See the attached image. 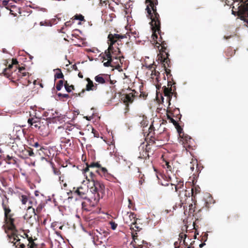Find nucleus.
Listing matches in <instances>:
<instances>
[{
  "mask_svg": "<svg viewBox=\"0 0 248 248\" xmlns=\"http://www.w3.org/2000/svg\"><path fill=\"white\" fill-rule=\"evenodd\" d=\"M11 65H12L13 66H14V69H15L16 70L18 69V68H17L18 62L16 59H13L12 64Z\"/></svg>",
  "mask_w": 248,
  "mask_h": 248,
  "instance_id": "obj_53",
  "label": "nucleus"
},
{
  "mask_svg": "<svg viewBox=\"0 0 248 248\" xmlns=\"http://www.w3.org/2000/svg\"><path fill=\"white\" fill-rule=\"evenodd\" d=\"M120 36H124V37H119L118 39V40L115 42L114 44L116 43L118 45V46H119L120 45H122V43H121V39H123V38H127V36L129 37H130V35H129V33H126L125 34H124V35H121V34H119Z\"/></svg>",
  "mask_w": 248,
  "mask_h": 248,
  "instance_id": "obj_42",
  "label": "nucleus"
},
{
  "mask_svg": "<svg viewBox=\"0 0 248 248\" xmlns=\"http://www.w3.org/2000/svg\"><path fill=\"white\" fill-rule=\"evenodd\" d=\"M156 144H152L150 143V140L148 141L147 144L145 145V150H143V153L146 155H147L148 158L149 157V153H151L153 155L154 152V149H152V146L155 145L156 147Z\"/></svg>",
  "mask_w": 248,
  "mask_h": 248,
  "instance_id": "obj_24",
  "label": "nucleus"
},
{
  "mask_svg": "<svg viewBox=\"0 0 248 248\" xmlns=\"http://www.w3.org/2000/svg\"><path fill=\"white\" fill-rule=\"evenodd\" d=\"M42 121L41 118L34 116L33 117H31L28 119V123L29 124H31V123L35 124L37 123V122H40Z\"/></svg>",
  "mask_w": 248,
  "mask_h": 248,
  "instance_id": "obj_34",
  "label": "nucleus"
},
{
  "mask_svg": "<svg viewBox=\"0 0 248 248\" xmlns=\"http://www.w3.org/2000/svg\"><path fill=\"white\" fill-rule=\"evenodd\" d=\"M134 228L136 229V230H135V231H139L140 230V228L139 226H137L136 222L135 224H132V227L131 226H130L131 230H134Z\"/></svg>",
  "mask_w": 248,
  "mask_h": 248,
  "instance_id": "obj_52",
  "label": "nucleus"
},
{
  "mask_svg": "<svg viewBox=\"0 0 248 248\" xmlns=\"http://www.w3.org/2000/svg\"><path fill=\"white\" fill-rule=\"evenodd\" d=\"M1 198L2 199V207L4 211V222L7 225L9 230H15V219L13 217L14 214L11 213L12 211L9 206V198L5 194L1 196Z\"/></svg>",
  "mask_w": 248,
  "mask_h": 248,
  "instance_id": "obj_4",
  "label": "nucleus"
},
{
  "mask_svg": "<svg viewBox=\"0 0 248 248\" xmlns=\"http://www.w3.org/2000/svg\"><path fill=\"white\" fill-rule=\"evenodd\" d=\"M173 88H174V89L172 90V94L170 95V99L171 100L172 96H173V97L175 98V100H176V98H177V93L175 92V90H176L175 86H173Z\"/></svg>",
  "mask_w": 248,
  "mask_h": 248,
  "instance_id": "obj_49",
  "label": "nucleus"
},
{
  "mask_svg": "<svg viewBox=\"0 0 248 248\" xmlns=\"http://www.w3.org/2000/svg\"><path fill=\"white\" fill-rule=\"evenodd\" d=\"M37 215L35 213V211L34 208L31 206H29L27 209L26 213L24 216V219L27 221L30 219L33 216Z\"/></svg>",
  "mask_w": 248,
  "mask_h": 248,
  "instance_id": "obj_21",
  "label": "nucleus"
},
{
  "mask_svg": "<svg viewBox=\"0 0 248 248\" xmlns=\"http://www.w3.org/2000/svg\"><path fill=\"white\" fill-rule=\"evenodd\" d=\"M18 128V129H17V128L14 129V131L15 130L16 131V138L20 139V137L24 134V129H22L21 127Z\"/></svg>",
  "mask_w": 248,
  "mask_h": 248,
  "instance_id": "obj_39",
  "label": "nucleus"
},
{
  "mask_svg": "<svg viewBox=\"0 0 248 248\" xmlns=\"http://www.w3.org/2000/svg\"><path fill=\"white\" fill-rule=\"evenodd\" d=\"M225 53L226 56L228 57V59H229L230 57H232L234 54L235 51L232 48H229L227 49Z\"/></svg>",
  "mask_w": 248,
  "mask_h": 248,
  "instance_id": "obj_41",
  "label": "nucleus"
},
{
  "mask_svg": "<svg viewBox=\"0 0 248 248\" xmlns=\"http://www.w3.org/2000/svg\"><path fill=\"white\" fill-rule=\"evenodd\" d=\"M222 1H224L225 5L228 6H231L234 2V0H221Z\"/></svg>",
  "mask_w": 248,
  "mask_h": 248,
  "instance_id": "obj_50",
  "label": "nucleus"
},
{
  "mask_svg": "<svg viewBox=\"0 0 248 248\" xmlns=\"http://www.w3.org/2000/svg\"><path fill=\"white\" fill-rule=\"evenodd\" d=\"M18 5V4L15 5L11 9V10H9L10 11V14L14 15V16H16L17 14H21L20 9Z\"/></svg>",
  "mask_w": 248,
  "mask_h": 248,
  "instance_id": "obj_30",
  "label": "nucleus"
},
{
  "mask_svg": "<svg viewBox=\"0 0 248 248\" xmlns=\"http://www.w3.org/2000/svg\"><path fill=\"white\" fill-rule=\"evenodd\" d=\"M30 126L31 128H35L36 129L39 130L40 131H42L45 128V125L44 124V122L42 121L37 122V123L33 124L31 123V124H30Z\"/></svg>",
  "mask_w": 248,
  "mask_h": 248,
  "instance_id": "obj_26",
  "label": "nucleus"
},
{
  "mask_svg": "<svg viewBox=\"0 0 248 248\" xmlns=\"http://www.w3.org/2000/svg\"><path fill=\"white\" fill-rule=\"evenodd\" d=\"M167 117L168 119L170 120V122L173 123V124L175 125V126H176V125L178 124V123L176 120L173 119L169 114H167Z\"/></svg>",
  "mask_w": 248,
  "mask_h": 248,
  "instance_id": "obj_48",
  "label": "nucleus"
},
{
  "mask_svg": "<svg viewBox=\"0 0 248 248\" xmlns=\"http://www.w3.org/2000/svg\"><path fill=\"white\" fill-rule=\"evenodd\" d=\"M160 75V73L158 71H157L154 68V69L153 71H152V74H151V75L152 76H156L157 77H156V79H157L158 78V76Z\"/></svg>",
  "mask_w": 248,
  "mask_h": 248,
  "instance_id": "obj_54",
  "label": "nucleus"
},
{
  "mask_svg": "<svg viewBox=\"0 0 248 248\" xmlns=\"http://www.w3.org/2000/svg\"><path fill=\"white\" fill-rule=\"evenodd\" d=\"M169 140V133H164L156 136H150V143L156 144V147H160L163 145Z\"/></svg>",
  "mask_w": 248,
  "mask_h": 248,
  "instance_id": "obj_7",
  "label": "nucleus"
},
{
  "mask_svg": "<svg viewBox=\"0 0 248 248\" xmlns=\"http://www.w3.org/2000/svg\"><path fill=\"white\" fill-rule=\"evenodd\" d=\"M95 176V174L93 171H91L90 172V178L87 179L93 183V186L90 188L91 191L94 194H97L98 197H99L100 194H103L104 192L105 186L102 183L96 180Z\"/></svg>",
  "mask_w": 248,
  "mask_h": 248,
  "instance_id": "obj_5",
  "label": "nucleus"
},
{
  "mask_svg": "<svg viewBox=\"0 0 248 248\" xmlns=\"http://www.w3.org/2000/svg\"><path fill=\"white\" fill-rule=\"evenodd\" d=\"M21 201L23 204H25L28 201V198L26 195H22L21 196Z\"/></svg>",
  "mask_w": 248,
  "mask_h": 248,
  "instance_id": "obj_46",
  "label": "nucleus"
},
{
  "mask_svg": "<svg viewBox=\"0 0 248 248\" xmlns=\"http://www.w3.org/2000/svg\"><path fill=\"white\" fill-rule=\"evenodd\" d=\"M28 237V241L29 242L28 245L30 244L29 248H34V247L36 246V245L34 242V240L32 237H28V235H26Z\"/></svg>",
  "mask_w": 248,
  "mask_h": 248,
  "instance_id": "obj_43",
  "label": "nucleus"
},
{
  "mask_svg": "<svg viewBox=\"0 0 248 248\" xmlns=\"http://www.w3.org/2000/svg\"><path fill=\"white\" fill-rule=\"evenodd\" d=\"M208 234L206 233H204L202 236V239L206 241L207 239Z\"/></svg>",
  "mask_w": 248,
  "mask_h": 248,
  "instance_id": "obj_61",
  "label": "nucleus"
},
{
  "mask_svg": "<svg viewBox=\"0 0 248 248\" xmlns=\"http://www.w3.org/2000/svg\"><path fill=\"white\" fill-rule=\"evenodd\" d=\"M13 232L11 235H8L9 237V241L13 244V246L16 248H25V245L20 242V239L18 238V236L16 234L17 230L12 231Z\"/></svg>",
  "mask_w": 248,
  "mask_h": 248,
  "instance_id": "obj_10",
  "label": "nucleus"
},
{
  "mask_svg": "<svg viewBox=\"0 0 248 248\" xmlns=\"http://www.w3.org/2000/svg\"><path fill=\"white\" fill-rule=\"evenodd\" d=\"M2 4L7 9L9 10H11V9L15 5L19 4V3H18L15 0H3L2 1Z\"/></svg>",
  "mask_w": 248,
  "mask_h": 248,
  "instance_id": "obj_22",
  "label": "nucleus"
},
{
  "mask_svg": "<svg viewBox=\"0 0 248 248\" xmlns=\"http://www.w3.org/2000/svg\"><path fill=\"white\" fill-rule=\"evenodd\" d=\"M163 64V67L164 68L165 73L166 74V76L168 77V78L169 77H170L172 75L170 73V70L168 69L169 67L168 66L167 63L166 62H161Z\"/></svg>",
  "mask_w": 248,
  "mask_h": 248,
  "instance_id": "obj_35",
  "label": "nucleus"
},
{
  "mask_svg": "<svg viewBox=\"0 0 248 248\" xmlns=\"http://www.w3.org/2000/svg\"><path fill=\"white\" fill-rule=\"evenodd\" d=\"M152 30V38L153 41L155 44V46L159 47L161 46L160 49V55H158V59L160 62H166L167 63L168 66H171V62L170 59L169 58V54L167 48V44L165 41L162 40L161 31V22L160 21V31H154L153 28L151 26Z\"/></svg>",
  "mask_w": 248,
  "mask_h": 248,
  "instance_id": "obj_2",
  "label": "nucleus"
},
{
  "mask_svg": "<svg viewBox=\"0 0 248 248\" xmlns=\"http://www.w3.org/2000/svg\"><path fill=\"white\" fill-rule=\"evenodd\" d=\"M86 80L88 82L87 84L86 85V91H93L96 90L98 87L97 84H94L92 80H91L89 78H87Z\"/></svg>",
  "mask_w": 248,
  "mask_h": 248,
  "instance_id": "obj_23",
  "label": "nucleus"
},
{
  "mask_svg": "<svg viewBox=\"0 0 248 248\" xmlns=\"http://www.w3.org/2000/svg\"><path fill=\"white\" fill-rule=\"evenodd\" d=\"M137 219L136 215L133 212H127L124 217V220L125 223L128 224L132 227V224H135L136 223Z\"/></svg>",
  "mask_w": 248,
  "mask_h": 248,
  "instance_id": "obj_15",
  "label": "nucleus"
},
{
  "mask_svg": "<svg viewBox=\"0 0 248 248\" xmlns=\"http://www.w3.org/2000/svg\"><path fill=\"white\" fill-rule=\"evenodd\" d=\"M101 164L98 162H92L90 163V164H86V167L83 169V173L84 174V175L86 176V179H88V175L87 173H89L90 174V172L91 171H90V168L91 169H99L100 168H101ZM90 177V175H89Z\"/></svg>",
  "mask_w": 248,
  "mask_h": 248,
  "instance_id": "obj_16",
  "label": "nucleus"
},
{
  "mask_svg": "<svg viewBox=\"0 0 248 248\" xmlns=\"http://www.w3.org/2000/svg\"><path fill=\"white\" fill-rule=\"evenodd\" d=\"M85 90L83 89L80 93H78V96L82 97V94L85 92Z\"/></svg>",
  "mask_w": 248,
  "mask_h": 248,
  "instance_id": "obj_63",
  "label": "nucleus"
},
{
  "mask_svg": "<svg viewBox=\"0 0 248 248\" xmlns=\"http://www.w3.org/2000/svg\"><path fill=\"white\" fill-rule=\"evenodd\" d=\"M93 234L94 239L99 240L105 238L108 234V232L103 228H98L93 230Z\"/></svg>",
  "mask_w": 248,
  "mask_h": 248,
  "instance_id": "obj_14",
  "label": "nucleus"
},
{
  "mask_svg": "<svg viewBox=\"0 0 248 248\" xmlns=\"http://www.w3.org/2000/svg\"><path fill=\"white\" fill-rule=\"evenodd\" d=\"M73 23V22H71V21H67L65 23V26L66 27H69L72 25Z\"/></svg>",
  "mask_w": 248,
  "mask_h": 248,
  "instance_id": "obj_62",
  "label": "nucleus"
},
{
  "mask_svg": "<svg viewBox=\"0 0 248 248\" xmlns=\"http://www.w3.org/2000/svg\"><path fill=\"white\" fill-rule=\"evenodd\" d=\"M64 81L62 80H60L56 84V88L57 91H60L63 85Z\"/></svg>",
  "mask_w": 248,
  "mask_h": 248,
  "instance_id": "obj_44",
  "label": "nucleus"
},
{
  "mask_svg": "<svg viewBox=\"0 0 248 248\" xmlns=\"http://www.w3.org/2000/svg\"><path fill=\"white\" fill-rule=\"evenodd\" d=\"M26 152L28 153V155L29 156H31L34 155V153H33L32 150L31 149L27 150Z\"/></svg>",
  "mask_w": 248,
  "mask_h": 248,
  "instance_id": "obj_59",
  "label": "nucleus"
},
{
  "mask_svg": "<svg viewBox=\"0 0 248 248\" xmlns=\"http://www.w3.org/2000/svg\"><path fill=\"white\" fill-rule=\"evenodd\" d=\"M190 191L191 196L195 197L196 194L200 193V188L198 186H195L191 189Z\"/></svg>",
  "mask_w": 248,
  "mask_h": 248,
  "instance_id": "obj_32",
  "label": "nucleus"
},
{
  "mask_svg": "<svg viewBox=\"0 0 248 248\" xmlns=\"http://www.w3.org/2000/svg\"><path fill=\"white\" fill-rule=\"evenodd\" d=\"M55 70L59 71L60 73L55 74V75L54 76L55 78V79H56V78L62 79V78H63L64 76L61 71V69L60 68H57Z\"/></svg>",
  "mask_w": 248,
  "mask_h": 248,
  "instance_id": "obj_40",
  "label": "nucleus"
},
{
  "mask_svg": "<svg viewBox=\"0 0 248 248\" xmlns=\"http://www.w3.org/2000/svg\"><path fill=\"white\" fill-rule=\"evenodd\" d=\"M64 86L66 91L68 93H70L72 90H74V86L73 85L70 86L69 85V84L67 83V81H65Z\"/></svg>",
  "mask_w": 248,
  "mask_h": 248,
  "instance_id": "obj_38",
  "label": "nucleus"
},
{
  "mask_svg": "<svg viewBox=\"0 0 248 248\" xmlns=\"http://www.w3.org/2000/svg\"><path fill=\"white\" fill-rule=\"evenodd\" d=\"M93 173H97L101 177H106L108 174V170L106 168L102 167V166L99 169H96L94 170H92Z\"/></svg>",
  "mask_w": 248,
  "mask_h": 248,
  "instance_id": "obj_27",
  "label": "nucleus"
},
{
  "mask_svg": "<svg viewBox=\"0 0 248 248\" xmlns=\"http://www.w3.org/2000/svg\"><path fill=\"white\" fill-rule=\"evenodd\" d=\"M175 128L179 134V138H181L180 140L182 141L184 147L186 148H191L192 146L191 144L192 142L191 138L187 135L184 133L183 128L179 125V124L176 125Z\"/></svg>",
  "mask_w": 248,
  "mask_h": 248,
  "instance_id": "obj_8",
  "label": "nucleus"
},
{
  "mask_svg": "<svg viewBox=\"0 0 248 248\" xmlns=\"http://www.w3.org/2000/svg\"><path fill=\"white\" fill-rule=\"evenodd\" d=\"M106 77H107L106 75L100 74L95 77L94 80L99 84H105L106 83L107 81L108 80V79L105 78Z\"/></svg>",
  "mask_w": 248,
  "mask_h": 248,
  "instance_id": "obj_25",
  "label": "nucleus"
},
{
  "mask_svg": "<svg viewBox=\"0 0 248 248\" xmlns=\"http://www.w3.org/2000/svg\"><path fill=\"white\" fill-rule=\"evenodd\" d=\"M172 186V189H173V186L174 187L175 190L177 193L180 191V190H182L183 189H185L184 188V182L179 181L177 182L176 185L171 184Z\"/></svg>",
  "mask_w": 248,
  "mask_h": 248,
  "instance_id": "obj_28",
  "label": "nucleus"
},
{
  "mask_svg": "<svg viewBox=\"0 0 248 248\" xmlns=\"http://www.w3.org/2000/svg\"><path fill=\"white\" fill-rule=\"evenodd\" d=\"M156 126V128L154 126L153 123L150 126L149 128H148V136H156L157 135L162 134L164 133H168L166 130V128L164 127L163 123L159 124V126H158L157 124Z\"/></svg>",
  "mask_w": 248,
  "mask_h": 248,
  "instance_id": "obj_9",
  "label": "nucleus"
},
{
  "mask_svg": "<svg viewBox=\"0 0 248 248\" xmlns=\"http://www.w3.org/2000/svg\"><path fill=\"white\" fill-rule=\"evenodd\" d=\"M16 70L14 69V66L9 65L8 67L5 68L3 71L4 76L13 82H15V79H16Z\"/></svg>",
  "mask_w": 248,
  "mask_h": 248,
  "instance_id": "obj_11",
  "label": "nucleus"
},
{
  "mask_svg": "<svg viewBox=\"0 0 248 248\" xmlns=\"http://www.w3.org/2000/svg\"><path fill=\"white\" fill-rule=\"evenodd\" d=\"M142 148V150H143L144 149V145L143 144L142 145H141L140 147V148ZM140 156H139V158H146L147 156V155H146L144 153H143V151L142 152V153H141V152H140Z\"/></svg>",
  "mask_w": 248,
  "mask_h": 248,
  "instance_id": "obj_45",
  "label": "nucleus"
},
{
  "mask_svg": "<svg viewBox=\"0 0 248 248\" xmlns=\"http://www.w3.org/2000/svg\"><path fill=\"white\" fill-rule=\"evenodd\" d=\"M139 121L141 127H146L148 124V121L146 117L143 116L142 117H139Z\"/></svg>",
  "mask_w": 248,
  "mask_h": 248,
  "instance_id": "obj_31",
  "label": "nucleus"
},
{
  "mask_svg": "<svg viewBox=\"0 0 248 248\" xmlns=\"http://www.w3.org/2000/svg\"><path fill=\"white\" fill-rule=\"evenodd\" d=\"M73 20H78L80 21H85L84 19V17L81 14H76L72 18Z\"/></svg>",
  "mask_w": 248,
  "mask_h": 248,
  "instance_id": "obj_37",
  "label": "nucleus"
},
{
  "mask_svg": "<svg viewBox=\"0 0 248 248\" xmlns=\"http://www.w3.org/2000/svg\"><path fill=\"white\" fill-rule=\"evenodd\" d=\"M133 241L131 243V245L134 247V248H149V247L151 246V244H148L147 242H144L143 240L140 241L138 239V236L136 235L133 236Z\"/></svg>",
  "mask_w": 248,
  "mask_h": 248,
  "instance_id": "obj_12",
  "label": "nucleus"
},
{
  "mask_svg": "<svg viewBox=\"0 0 248 248\" xmlns=\"http://www.w3.org/2000/svg\"><path fill=\"white\" fill-rule=\"evenodd\" d=\"M58 95L59 97H62L66 98H68L69 97V96L68 94H62L61 93H58Z\"/></svg>",
  "mask_w": 248,
  "mask_h": 248,
  "instance_id": "obj_58",
  "label": "nucleus"
},
{
  "mask_svg": "<svg viewBox=\"0 0 248 248\" xmlns=\"http://www.w3.org/2000/svg\"><path fill=\"white\" fill-rule=\"evenodd\" d=\"M1 157L8 164H15L16 163L15 159L12 156L7 155L5 157L3 155V156H1Z\"/></svg>",
  "mask_w": 248,
  "mask_h": 248,
  "instance_id": "obj_29",
  "label": "nucleus"
},
{
  "mask_svg": "<svg viewBox=\"0 0 248 248\" xmlns=\"http://www.w3.org/2000/svg\"><path fill=\"white\" fill-rule=\"evenodd\" d=\"M59 181H60V183L63 185V188H65L67 187L66 183L64 182L63 177L60 176L59 177Z\"/></svg>",
  "mask_w": 248,
  "mask_h": 248,
  "instance_id": "obj_51",
  "label": "nucleus"
},
{
  "mask_svg": "<svg viewBox=\"0 0 248 248\" xmlns=\"http://www.w3.org/2000/svg\"><path fill=\"white\" fill-rule=\"evenodd\" d=\"M147 96V94H146L145 93H141L140 94V97H142L143 99H145L146 98Z\"/></svg>",
  "mask_w": 248,
  "mask_h": 248,
  "instance_id": "obj_60",
  "label": "nucleus"
},
{
  "mask_svg": "<svg viewBox=\"0 0 248 248\" xmlns=\"http://www.w3.org/2000/svg\"><path fill=\"white\" fill-rule=\"evenodd\" d=\"M30 144L33 147H35L36 148H39L40 147L39 150L41 149V147L39 145L38 142H35L34 143H30Z\"/></svg>",
  "mask_w": 248,
  "mask_h": 248,
  "instance_id": "obj_56",
  "label": "nucleus"
},
{
  "mask_svg": "<svg viewBox=\"0 0 248 248\" xmlns=\"http://www.w3.org/2000/svg\"><path fill=\"white\" fill-rule=\"evenodd\" d=\"M45 204L43 203H40L38 205V206L36 207V210H35V213L37 215L39 214L41 212Z\"/></svg>",
  "mask_w": 248,
  "mask_h": 248,
  "instance_id": "obj_36",
  "label": "nucleus"
},
{
  "mask_svg": "<svg viewBox=\"0 0 248 248\" xmlns=\"http://www.w3.org/2000/svg\"><path fill=\"white\" fill-rule=\"evenodd\" d=\"M167 169H168V170L170 171V172L172 171V167L170 165V162H168L167 161H165V165Z\"/></svg>",
  "mask_w": 248,
  "mask_h": 248,
  "instance_id": "obj_47",
  "label": "nucleus"
},
{
  "mask_svg": "<svg viewBox=\"0 0 248 248\" xmlns=\"http://www.w3.org/2000/svg\"><path fill=\"white\" fill-rule=\"evenodd\" d=\"M172 116L175 117L176 119L180 120L182 115L180 114V110L178 108L174 109L173 112L171 113Z\"/></svg>",
  "mask_w": 248,
  "mask_h": 248,
  "instance_id": "obj_33",
  "label": "nucleus"
},
{
  "mask_svg": "<svg viewBox=\"0 0 248 248\" xmlns=\"http://www.w3.org/2000/svg\"><path fill=\"white\" fill-rule=\"evenodd\" d=\"M110 224L111 225V228L112 230H114L117 227V224L115 223L114 222L111 221L110 222Z\"/></svg>",
  "mask_w": 248,
  "mask_h": 248,
  "instance_id": "obj_57",
  "label": "nucleus"
},
{
  "mask_svg": "<svg viewBox=\"0 0 248 248\" xmlns=\"http://www.w3.org/2000/svg\"><path fill=\"white\" fill-rule=\"evenodd\" d=\"M178 194L181 202H185L187 198H190L191 196L190 192L186 189H183L182 190H180Z\"/></svg>",
  "mask_w": 248,
  "mask_h": 248,
  "instance_id": "obj_19",
  "label": "nucleus"
},
{
  "mask_svg": "<svg viewBox=\"0 0 248 248\" xmlns=\"http://www.w3.org/2000/svg\"><path fill=\"white\" fill-rule=\"evenodd\" d=\"M16 79L15 80L19 81L23 77L28 76L29 73L26 72L25 68L24 67H19L16 71Z\"/></svg>",
  "mask_w": 248,
  "mask_h": 248,
  "instance_id": "obj_20",
  "label": "nucleus"
},
{
  "mask_svg": "<svg viewBox=\"0 0 248 248\" xmlns=\"http://www.w3.org/2000/svg\"><path fill=\"white\" fill-rule=\"evenodd\" d=\"M119 37H124V36H120L118 34L111 33H109L108 35V47L105 52V56H103L104 60H108L107 62H104L103 65L105 67H114L112 64V59H118V55L121 53L120 49L118 46H113V45Z\"/></svg>",
  "mask_w": 248,
  "mask_h": 248,
  "instance_id": "obj_1",
  "label": "nucleus"
},
{
  "mask_svg": "<svg viewBox=\"0 0 248 248\" xmlns=\"http://www.w3.org/2000/svg\"><path fill=\"white\" fill-rule=\"evenodd\" d=\"M88 191V188L87 186H79L77 188L74 193L77 194L80 198L86 199Z\"/></svg>",
  "mask_w": 248,
  "mask_h": 248,
  "instance_id": "obj_18",
  "label": "nucleus"
},
{
  "mask_svg": "<svg viewBox=\"0 0 248 248\" xmlns=\"http://www.w3.org/2000/svg\"><path fill=\"white\" fill-rule=\"evenodd\" d=\"M175 84L174 82L172 83V82L170 81H168V87L164 86L163 87V93L164 95L167 97V101L169 102V105H170V95L172 94V90L174 88L172 87V85Z\"/></svg>",
  "mask_w": 248,
  "mask_h": 248,
  "instance_id": "obj_13",
  "label": "nucleus"
},
{
  "mask_svg": "<svg viewBox=\"0 0 248 248\" xmlns=\"http://www.w3.org/2000/svg\"><path fill=\"white\" fill-rule=\"evenodd\" d=\"M248 1V0H241V2L245 5L241 4L240 5H239V3H238V8L237 9L238 10L237 11H234L233 10L234 7L233 6L232 7V14L235 15L236 13H239L241 19L244 20V22L248 24V3H247Z\"/></svg>",
  "mask_w": 248,
  "mask_h": 248,
  "instance_id": "obj_6",
  "label": "nucleus"
},
{
  "mask_svg": "<svg viewBox=\"0 0 248 248\" xmlns=\"http://www.w3.org/2000/svg\"><path fill=\"white\" fill-rule=\"evenodd\" d=\"M40 26H51V23L48 21H41L40 23Z\"/></svg>",
  "mask_w": 248,
  "mask_h": 248,
  "instance_id": "obj_55",
  "label": "nucleus"
},
{
  "mask_svg": "<svg viewBox=\"0 0 248 248\" xmlns=\"http://www.w3.org/2000/svg\"><path fill=\"white\" fill-rule=\"evenodd\" d=\"M146 3H149L147 6L146 11L148 17L151 20L150 24L154 31H160V16L156 11V5L158 4L157 0H146Z\"/></svg>",
  "mask_w": 248,
  "mask_h": 248,
  "instance_id": "obj_3",
  "label": "nucleus"
},
{
  "mask_svg": "<svg viewBox=\"0 0 248 248\" xmlns=\"http://www.w3.org/2000/svg\"><path fill=\"white\" fill-rule=\"evenodd\" d=\"M72 69L75 71H78V69L76 64H74L72 66Z\"/></svg>",
  "mask_w": 248,
  "mask_h": 248,
  "instance_id": "obj_64",
  "label": "nucleus"
},
{
  "mask_svg": "<svg viewBox=\"0 0 248 248\" xmlns=\"http://www.w3.org/2000/svg\"><path fill=\"white\" fill-rule=\"evenodd\" d=\"M138 94V93L133 90L132 93L124 95L123 97V101L127 107H128L129 103H132L133 102L134 99L137 96Z\"/></svg>",
  "mask_w": 248,
  "mask_h": 248,
  "instance_id": "obj_17",
  "label": "nucleus"
}]
</instances>
